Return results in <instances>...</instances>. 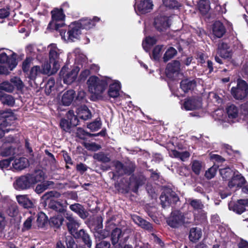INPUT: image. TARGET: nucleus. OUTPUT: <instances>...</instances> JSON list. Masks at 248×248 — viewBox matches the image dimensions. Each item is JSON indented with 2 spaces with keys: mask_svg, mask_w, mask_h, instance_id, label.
<instances>
[{
  "mask_svg": "<svg viewBox=\"0 0 248 248\" xmlns=\"http://www.w3.org/2000/svg\"><path fill=\"white\" fill-rule=\"evenodd\" d=\"M110 81L111 79L108 78H100L96 76H92L87 80L89 91L93 94L100 95L104 92Z\"/></svg>",
  "mask_w": 248,
  "mask_h": 248,
  "instance_id": "obj_1",
  "label": "nucleus"
},
{
  "mask_svg": "<svg viewBox=\"0 0 248 248\" xmlns=\"http://www.w3.org/2000/svg\"><path fill=\"white\" fill-rule=\"evenodd\" d=\"M60 196V193L56 191H50L43 195L42 198L46 203H48V208L57 212L63 213L66 210V204L55 200Z\"/></svg>",
  "mask_w": 248,
  "mask_h": 248,
  "instance_id": "obj_2",
  "label": "nucleus"
},
{
  "mask_svg": "<svg viewBox=\"0 0 248 248\" xmlns=\"http://www.w3.org/2000/svg\"><path fill=\"white\" fill-rule=\"evenodd\" d=\"M81 30L80 24L75 21L68 26L67 32L65 31L61 30L60 31V33L62 38L65 41L75 42L79 39L81 34Z\"/></svg>",
  "mask_w": 248,
  "mask_h": 248,
  "instance_id": "obj_3",
  "label": "nucleus"
},
{
  "mask_svg": "<svg viewBox=\"0 0 248 248\" xmlns=\"http://www.w3.org/2000/svg\"><path fill=\"white\" fill-rule=\"evenodd\" d=\"M52 20L49 23L48 27L56 30H58L64 26L63 20L65 16L62 9H55L51 11Z\"/></svg>",
  "mask_w": 248,
  "mask_h": 248,
  "instance_id": "obj_4",
  "label": "nucleus"
},
{
  "mask_svg": "<svg viewBox=\"0 0 248 248\" xmlns=\"http://www.w3.org/2000/svg\"><path fill=\"white\" fill-rule=\"evenodd\" d=\"M15 116L11 113L5 112L0 117V139L5 132H8L12 129L9 126L14 123Z\"/></svg>",
  "mask_w": 248,
  "mask_h": 248,
  "instance_id": "obj_5",
  "label": "nucleus"
},
{
  "mask_svg": "<svg viewBox=\"0 0 248 248\" xmlns=\"http://www.w3.org/2000/svg\"><path fill=\"white\" fill-rule=\"evenodd\" d=\"M66 117L68 120H61L60 126L63 130L70 132L72 127H75L78 124V120L72 110H70L67 112Z\"/></svg>",
  "mask_w": 248,
  "mask_h": 248,
  "instance_id": "obj_6",
  "label": "nucleus"
},
{
  "mask_svg": "<svg viewBox=\"0 0 248 248\" xmlns=\"http://www.w3.org/2000/svg\"><path fill=\"white\" fill-rule=\"evenodd\" d=\"M231 92L233 97L237 100H242L248 95V85L243 80H238L237 87H232Z\"/></svg>",
  "mask_w": 248,
  "mask_h": 248,
  "instance_id": "obj_7",
  "label": "nucleus"
},
{
  "mask_svg": "<svg viewBox=\"0 0 248 248\" xmlns=\"http://www.w3.org/2000/svg\"><path fill=\"white\" fill-rule=\"evenodd\" d=\"M79 71V69L78 67L69 70L67 66H64L60 71V76L63 79L64 83L70 84L77 78Z\"/></svg>",
  "mask_w": 248,
  "mask_h": 248,
  "instance_id": "obj_8",
  "label": "nucleus"
},
{
  "mask_svg": "<svg viewBox=\"0 0 248 248\" xmlns=\"http://www.w3.org/2000/svg\"><path fill=\"white\" fill-rule=\"evenodd\" d=\"M171 24L170 17L160 14L156 16L154 20V25L155 29L159 32L165 31Z\"/></svg>",
  "mask_w": 248,
  "mask_h": 248,
  "instance_id": "obj_9",
  "label": "nucleus"
},
{
  "mask_svg": "<svg viewBox=\"0 0 248 248\" xmlns=\"http://www.w3.org/2000/svg\"><path fill=\"white\" fill-rule=\"evenodd\" d=\"M167 222L171 228H179L185 223L184 214L179 211H174L171 212L170 217L167 219Z\"/></svg>",
  "mask_w": 248,
  "mask_h": 248,
  "instance_id": "obj_10",
  "label": "nucleus"
},
{
  "mask_svg": "<svg viewBox=\"0 0 248 248\" xmlns=\"http://www.w3.org/2000/svg\"><path fill=\"white\" fill-rule=\"evenodd\" d=\"M48 49H49V62L50 63H52L55 70H58L60 67L59 62L60 50L58 48L55 44L49 45L48 46Z\"/></svg>",
  "mask_w": 248,
  "mask_h": 248,
  "instance_id": "obj_11",
  "label": "nucleus"
},
{
  "mask_svg": "<svg viewBox=\"0 0 248 248\" xmlns=\"http://www.w3.org/2000/svg\"><path fill=\"white\" fill-rule=\"evenodd\" d=\"M32 183L28 175H22L16 179L14 183L15 188L17 190H24L29 188Z\"/></svg>",
  "mask_w": 248,
  "mask_h": 248,
  "instance_id": "obj_12",
  "label": "nucleus"
},
{
  "mask_svg": "<svg viewBox=\"0 0 248 248\" xmlns=\"http://www.w3.org/2000/svg\"><path fill=\"white\" fill-rule=\"evenodd\" d=\"M154 4L151 0H141L137 3L136 10L140 14H145L149 13L153 9Z\"/></svg>",
  "mask_w": 248,
  "mask_h": 248,
  "instance_id": "obj_13",
  "label": "nucleus"
},
{
  "mask_svg": "<svg viewBox=\"0 0 248 248\" xmlns=\"http://www.w3.org/2000/svg\"><path fill=\"white\" fill-rule=\"evenodd\" d=\"M180 63L179 61H174L168 64L166 68V74L168 77L175 79L179 74Z\"/></svg>",
  "mask_w": 248,
  "mask_h": 248,
  "instance_id": "obj_14",
  "label": "nucleus"
},
{
  "mask_svg": "<svg viewBox=\"0 0 248 248\" xmlns=\"http://www.w3.org/2000/svg\"><path fill=\"white\" fill-rule=\"evenodd\" d=\"M0 63H6L10 70H12L17 65L16 61V54L13 53L10 57H8L6 53L2 52L0 53Z\"/></svg>",
  "mask_w": 248,
  "mask_h": 248,
  "instance_id": "obj_15",
  "label": "nucleus"
},
{
  "mask_svg": "<svg viewBox=\"0 0 248 248\" xmlns=\"http://www.w3.org/2000/svg\"><path fill=\"white\" fill-rule=\"evenodd\" d=\"M113 163L115 167L116 171L119 175L124 174H130L134 171V167L132 164L124 166L119 161H114Z\"/></svg>",
  "mask_w": 248,
  "mask_h": 248,
  "instance_id": "obj_16",
  "label": "nucleus"
},
{
  "mask_svg": "<svg viewBox=\"0 0 248 248\" xmlns=\"http://www.w3.org/2000/svg\"><path fill=\"white\" fill-rule=\"evenodd\" d=\"M64 216L68 220L66 223L68 230L72 235H74L75 234H76V233L78 232L77 231L79 227V224L74 218L71 214L66 213Z\"/></svg>",
  "mask_w": 248,
  "mask_h": 248,
  "instance_id": "obj_17",
  "label": "nucleus"
},
{
  "mask_svg": "<svg viewBox=\"0 0 248 248\" xmlns=\"http://www.w3.org/2000/svg\"><path fill=\"white\" fill-rule=\"evenodd\" d=\"M202 107V102L200 98H189L184 103L183 107L187 110L199 109Z\"/></svg>",
  "mask_w": 248,
  "mask_h": 248,
  "instance_id": "obj_18",
  "label": "nucleus"
},
{
  "mask_svg": "<svg viewBox=\"0 0 248 248\" xmlns=\"http://www.w3.org/2000/svg\"><path fill=\"white\" fill-rule=\"evenodd\" d=\"M217 54L224 59L231 58L232 55V51L230 50L229 46L224 42L218 44Z\"/></svg>",
  "mask_w": 248,
  "mask_h": 248,
  "instance_id": "obj_19",
  "label": "nucleus"
},
{
  "mask_svg": "<svg viewBox=\"0 0 248 248\" xmlns=\"http://www.w3.org/2000/svg\"><path fill=\"white\" fill-rule=\"evenodd\" d=\"M245 183V179L243 176L238 172L234 175L228 183L230 188L241 187Z\"/></svg>",
  "mask_w": 248,
  "mask_h": 248,
  "instance_id": "obj_20",
  "label": "nucleus"
},
{
  "mask_svg": "<svg viewBox=\"0 0 248 248\" xmlns=\"http://www.w3.org/2000/svg\"><path fill=\"white\" fill-rule=\"evenodd\" d=\"M212 31L216 37L221 38L226 32V29L221 22L216 21L213 25Z\"/></svg>",
  "mask_w": 248,
  "mask_h": 248,
  "instance_id": "obj_21",
  "label": "nucleus"
},
{
  "mask_svg": "<svg viewBox=\"0 0 248 248\" xmlns=\"http://www.w3.org/2000/svg\"><path fill=\"white\" fill-rule=\"evenodd\" d=\"M132 218L134 222L142 228L148 231L149 232H153V228L152 224L143 219L140 216L137 215H133Z\"/></svg>",
  "mask_w": 248,
  "mask_h": 248,
  "instance_id": "obj_22",
  "label": "nucleus"
},
{
  "mask_svg": "<svg viewBox=\"0 0 248 248\" xmlns=\"http://www.w3.org/2000/svg\"><path fill=\"white\" fill-rule=\"evenodd\" d=\"M109 83V88L108 91V94L109 97L112 98L117 97L119 95V92L121 89L120 83L118 81H115L112 83L111 82Z\"/></svg>",
  "mask_w": 248,
  "mask_h": 248,
  "instance_id": "obj_23",
  "label": "nucleus"
},
{
  "mask_svg": "<svg viewBox=\"0 0 248 248\" xmlns=\"http://www.w3.org/2000/svg\"><path fill=\"white\" fill-rule=\"evenodd\" d=\"M18 203L25 208H31L33 206L32 202L26 195H19L16 197Z\"/></svg>",
  "mask_w": 248,
  "mask_h": 248,
  "instance_id": "obj_24",
  "label": "nucleus"
},
{
  "mask_svg": "<svg viewBox=\"0 0 248 248\" xmlns=\"http://www.w3.org/2000/svg\"><path fill=\"white\" fill-rule=\"evenodd\" d=\"M196 86V81L190 79H185L182 80L180 83V87L184 92H187L193 90Z\"/></svg>",
  "mask_w": 248,
  "mask_h": 248,
  "instance_id": "obj_25",
  "label": "nucleus"
},
{
  "mask_svg": "<svg viewBox=\"0 0 248 248\" xmlns=\"http://www.w3.org/2000/svg\"><path fill=\"white\" fill-rule=\"evenodd\" d=\"M98 20L99 18L97 17H94L93 20L88 18H84L77 22L80 24L81 29L88 30L93 27L95 25V22L98 21Z\"/></svg>",
  "mask_w": 248,
  "mask_h": 248,
  "instance_id": "obj_26",
  "label": "nucleus"
},
{
  "mask_svg": "<svg viewBox=\"0 0 248 248\" xmlns=\"http://www.w3.org/2000/svg\"><path fill=\"white\" fill-rule=\"evenodd\" d=\"M202 229L199 227H193L190 229L189 239L190 241L195 243L202 237Z\"/></svg>",
  "mask_w": 248,
  "mask_h": 248,
  "instance_id": "obj_27",
  "label": "nucleus"
},
{
  "mask_svg": "<svg viewBox=\"0 0 248 248\" xmlns=\"http://www.w3.org/2000/svg\"><path fill=\"white\" fill-rule=\"evenodd\" d=\"M74 236L76 238H81L83 242L89 248H91L92 240L89 235L83 229H81L76 232Z\"/></svg>",
  "mask_w": 248,
  "mask_h": 248,
  "instance_id": "obj_28",
  "label": "nucleus"
},
{
  "mask_svg": "<svg viewBox=\"0 0 248 248\" xmlns=\"http://www.w3.org/2000/svg\"><path fill=\"white\" fill-rule=\"evenodd\" d=\"M29 165L28 159L24 157H21L15 159L13 163V168L16 170H22L27 167Z\"/></svg>",
  "mask_w": 248,
  "mask_h": 248,
  "instance_id": "obj_29",
  "label": "nucleus"
},
{
  "mask_svg": "<svg viewBox=\"0 0 248 248\" xmlns=\"http://www.w3.org/2000/svg\"><path fill=\"white\" fill-rule=\"evenodd\" d=\"M229 208L237 214H241L245 210V205L243 202H240V200H239L235 203L232 202H230Z\"/></svg>",
  "mask_w": 248,
  "mask_h": 248,
  "instance_id": "obj_30",
  "label": "nucleus"
},
{
  "mask_svg": "<svg viewBox=\"0 0 248 248\" xmlns=\"http://www.w3.org/2000/svg\"><path fill=\"white\" fill-rule=\"evenodd\" d=\"M75 92L70 90L64 93L62 96V102L63 105L69 106L71 104L75 97Z\"/></svg>",
  "mask_w": 248,
  "mask_h": 248,
  "instance_id": "obj_31",
  "label": "nucleus"
},
{
  "mask_svg": "<svg viewBox=\"0 0 248 248\" xmlns=\"http://www.w3.org/2000/svg\"><path fill=\"white\" fill-rule=\"evenodd\" d=\"M77 114L79 118L84 121L90 119L92 117L91 111L86 106L78 108Z\"/></svg>",
  "mask_w": 248,
  "mask_h": 248,
  "instance_id": "obj_32",
  "label": "nucleus"
},
{
  "mask_svg": "<svg viewBox=\"0 0 248 248\" xmlns=\"http://www.w3.org/2000/svg\"><path fill=\"white\" fill-rule=\"evenodd\" d=\"M112 229L111 238L112 244H121L122 241L121 238L123 236L124 233L119 228H114Z\"/></svg>",
  "mask_w": 248,
  "mask_h": 248,
  "instance_id": "obj_33",
  "label": "nucleus"
},
{
  "mask_svg": "<svg viewBox=\"0 0 248 248\" xmlns=\"http://www.w3.org/2000/svg\"><path fill=\"white\" fill-rule=\"evenodd\" d=\"M29 175L32 185L43 181L45 179V174L41 170H37L33 173Z\"/></svg>",
  "mask_w": 248,
  "mask_h": 248,
  "instance_id": "obj_34",
  "label": "nucleus"
},
{
  "mask_svg": "<svg viewBox=\"0 0 248 248\" xmlns=\"http://www.w3.org/2000/svg\"><path fill=\"white\" fill-rule=\"evenodd\" d=\"M170 155L171 157L179 158L182 161H185L189 158L190 154L187 151L180 152L176 150H172L170 152Z\"/></svg>",
  "mask_w": 248,
  "mask_h": 248,
  "instance_id": "obj_35",
  "label": "nucleus"
},
{
  "mask_svg": "<svg viewBox=\"0 0 248 248\" xmlns=\"http://www.w3.org/2000/svg\"><path fill=\"white\" fill-rule=\"evenodd\" d=\"M70 209L77 213L82 218H85L87 217L83 207L79 203H75L70 206Z\"/></svg>",
  "mask_w": 248,
  "mask_h": 248,
  "instance_id": "obj_36",
  "label": "nucleus"
},
{
  "mask_svg": "<svg viewBox=\"0 0 248 248\" xmlns=\"http://www.w3.org/2000/svg\"><path fill=\"white\" fill-rule=\"evenodd\" d=\"M191 169L196 175H199L203 167V164L202 162L195 160L191 163Z\"/></svg>",
  "mask_w": 248,
  "mask_h": 248,
  "instance_id": "obj_37",
  "label": "nucleus"
},
{
  "mask_svg": "<svg viewBox=\"0 0 248 248\" xmlns=\"http://www.w3.org/2000/svg\"><path fill=\"white\" fill-rule=\"evenodd\" d=\"M115 228V224L110 220H108L107 222L106 229L102 231L100 234V238L104 239L107 237L109 234V232L111 230Z\"/></svg>",
  "mask_w": 248,
  "mask_h": 248,
  "instance_id": "obj_38",
  "label": "nucleus"
},
{
  "mask_svg": "<svg viewBox=\"0 0 248 248\" xmlns=\"http://www.w3.org/2000/svg\"><path fill=\"white\" fill-rule=\"evenodd\" d=\"M5 211L7 215L11 217L16 216L18 213V208L15 203H11L9 204Z\"/></svg>",
  "mask_w": 248,
  "mask_h": 248,
  "instance_id": "obj_39",
  "label": "nucleus"
},
{
  "mask_svg": "<svg viewBox=\"0 0 248 248\" xmlns=\"http://www.w3.org/2000/svg\"><path fill=\"white\" fill-rule=\"evenodd\" d=\"M227 113L229 118H235L238 116V108L234 105L229 106L227 108Z\"/></svg>",
  "mask_w": 248,
  "mask_h": 248,
  "instance_id": "obj_40",
  "label": "nucleus"
},
{
  "mask_svg": "<svg viewBox=\"0 0 248 248\" xmlns=\"http://www.w3.org/2000/svg\"><path fill=\"white\" fill-rule=\"evenodd\" d=\"M199 9L202 14H206L210 9L209 1L208 0H201L199 2Z\"/></svg>",
  "mask_w": 248,
  "mask_h": 248,
  "instance_id": "obj_41",
  "label": "nucleus"
},
{
  "mask_svg": "<svg viewBox=\"0 0 248 248\" xmlns=\"http://www.w3.org/2000/svg\"><path fill=\"white\" fill-rule=\"evenodd\" d=\"M220 174L221 175L223 179L227 180L231 177H232L235 174V172H233V170L230 168H225L220 169L219 170Z\"/></svg>",
  "mask_w": 248,
  "mask_h": 248,
  "instance_id": "obj_42",
  "label": "nucleus"
},
{
  "mask_svg": "<svg viewBox=\"0 0 248 248\" xmlns=\"http://www.w3.org/2000/svg\"><path fill=\"white\" fill-rule=\"evenodd\" d=\"M176 50L172 47H170L167 49L163 56V60L166 62L172 58H173L177 54Z\"/></svg>",
  "mask_w": 248,
  "mask_h": 248,
  "instance_id": "obj_43",
  "label": "nucleus"
},
{
  "mask_svg": "<svg viewBox=\"0 0 248 248\" xmlns=\"http://www.w3.org/2000/svg\"><path fill=\"white\" fill-rule=\"evenodd\" d=\"M156 43V39L154 37H147L142 42V46L145 50L147 51L149 46L154 45Z\"/></svg>",
  "mask_w": 248,
  "mask_h": 248,
  "instance_id": "obj_44",
  "label": "nucleus"
},
{
  "mask_svg": "<svg viewBox=\"0 0 248 248\" xmlns=\"http://www.w3.org/2000/svg\"><path fill=\"white\" fill-rule=\"evenodd\" d=\"M188 202L191 206L195 210L199 211L204 207V205L200 200L189 199Z\"/></svg>",
  "mask_w": 248,
  "mask_h": 248,
  "instance_id": "obj_45",
  "label": "nucleus"
},
{
  "mask_svg": "<svg viewBox=\"0 0 248 248\" xmlns=\"http://www.w3.org/2000/svg\"><path fill=\"white\" fill-rule=\"evenodd\" d=\"M93 157L94 159L103 163H108L110 161V159L108 155L105 154L103 152H99L98 153L95 154Z\"/></svg>",
  "mask_w": 248,
  "mask_h": 248,
  "instance_id": "obj_46",
  "label": "nucleus"
},
{
  "mask_svg": "<svg viewBox=\"0 0 248 248\" xmlns=\"http://www.w3.org/2000/svg\"><path fill=\"white\" fill-rule=\"evenodd\" d=\"M0 90L6 92L12 93L14 90V85L8 81L0 83Z\"/></svg>",
  "mask_w": 248,
  "mask_h": 248,
  "instance_id": "obj_47",
  "label": "nucleus"
},
{
  "mask_svg": "<svg viewBox=\"0 0 248 248\" xmlns=\"http://www.w3.org/2000/svg\"><path fill=\"white\" fill-rule=\"evenodd\" d=\"M102 123L100 118H97L94 121L87 125V127L92 131H96L101 128Z\"/></svg>",
  "mask_w": 248,
  "mask_h": 248,
  "instance_id": "obj_48",
  "label": "nucleus"
},
{
  "mask_svg": "<svg viewBox=\"0 0 248 248\" xmlns=\"http://www.w3.org/2000/svg\"><path fill=\"white\" fill-rule=\"evenodd\" d=\"M163 48L164 46L163 45H157L155 46L153 51V57L154 60H157L159 59L161 55Z\"/></svg>",
  "mask_w": 248,
  "mask_h": 248,
  "instance_id": "obj_49",
  "label": "nucleus"
},
{
  "mask_svg": "<svg viewBox=\"0 0 248 248\" xmlns=\"http://www.w3.org/2000/svg\"><path fill=\"white\" fill-rule=\"evenodd\" d=\"M99 133L97 134H90L87 132H86L84 129L81 128H78L77 129V136L81 139H84L86 136H88L89 137L97 136L99 135Z\"/></svg>",
  "mask_w": 248,
  "mask_h": 248,
  "instance_id": "obj_50",
  "label": "nucleus"
},
{
  "mask_svg": "<svg viewBox=\"0 0 248 248\" xmlns=\"http://www.w3.org/2000/svg\"><path fill=\"white\" fill-rule=\"evenodd\" d=\"M65 242L67 248H78V244L71 236H66Z\"/></svg>",
  "mask_w": 248,
  "mask_h": 248,
  "instance_id": "obj_51",
  "label": "nucleus"
},
{
  "mask_svg": "<svg viewBox=\"0 0 248 248\" xmlns=\"http://www.w3.org/2000/svg\"><path fill=\"white\" fill-rule=\"evenodd\" d=\"M145 182L146 179L143 176H140L138 178H136L134 183V188L133 189V191L134 192H137L139 187L144 184Z\"/></svg>",
  "mask_w": 248,
  "mask_h": 248,
  "instance_id": "obj_52",
  "label": "nucleus"
},
{
  "mask_svg": "<svg viewBox=\"0 0 248 248\" xmlns=\"http://www.w3.org/2000/svg\"><path fill=\"white\" fill-rule=\"evenodd\" d=\"M14 153L13 149L9 146H3L0 148V155L3 156H8Z\"/></svg>",
  "mask_w": 248,
  "mask_h": 248,
  "instance_id": "obj_53",
  "label": "nucleus"
},
{
  "mask_svg": "<svg viewBox=\"0 0 248 248\" xmlns=\"http://www.w3.org/2000/svg\"><path fill=\"white\" fill-rule=\"evenodd\" d=\"M10 82L11 83L14 87H16L17 90H21L24 87L23 82L19 78L17 77L12 78Z\"/></svg>",
  "mask_w": 248,
  "mask_h": 248,
  "instance_id": "obj_54",
  "label": "nucleus"
},
{
  "mask_svg": "<svg viewBox=\"0 0 248 248\" xmlns=\"http://www.w3.org/2000/svg\"><path fill=\"white\" fill-rule=\"evenodd\" d=\"M164 5L170 8H178L179 3L175 0H162Z\"/></svg>",
  "mask_w": 248,
  "mask_h": 248,
  "instance_id": "obj_55",
  "label": "nucleus"
},
{
  "mask_svg": "<svg viewBox=\"0 0 248 248\" xmlns=\"http://www.w3.org/2000/svg\"><path fill=\"white\" fill-rule=\"evenodd\" d=\"M51 182H47L43 184H38L36 186L35 191L38 194H40L47 189Z\"/></svg>",
  "mask_w": 248,
  "mask_h": 248,
  "instance_id": "obj_56",
  "label": "nucleus"
},
{
  "mask_svg": "<svg viewBox=\"0 0 248 248\" xmlns=\"http://www.w3.org/2000/svg\"><path fill=\"white\" fill-rule=\"evenodd\" d=\"M2 102L8 106H13L15 104V99L11 95L4 94L2 98Z\"/></svg>",
  "mask_w": 248,
  "mask_h": 248,
  "instance_id": "obj_57",
  "label": "nucleus"
},
{
  "mask_svg": "<svg viewBox=\"0 0 248 248\" xmlns=\"http://www.w3.org/2000/svg\"><path fill=\"white\" fill-rule=\"evenodd\" d=\"M42 71L44 74L51 75L56 72L57 70H55V68L53 66L52 69H51L50 64L46 62L43 66Z\"/></svg>",
  "mask_w": 248,
  "mask_h": 248,
  "instance_id": "obj_58",
  "label": "nucleus"
},
{
  "mask_svg": "<svg viewBox=\"0 0 248 248\" xmlns=\"http://www.w3.org/2000/svg\"><path fill=\"white\" fill-rule=\"evenodd\" d=\"M217 167L216 166H212L209 168L205 173V176L208 179H211L213 178L216 173Z\"/></svg>",
  "mask_w": 248,
  "mask_h": 248,
  "instance_id": "obj_59",
  "label": "nucleus"
},
{
  "mask_svg": "<svg viewBox=\"0 0 248 248\" xmlns=\"http://www.w3.org/2000/svg\"><path fill=\"white\" fill-rule=\"evenodd\" d=\"M63 219L62 217H53L51 218L50 222L56 227H59L62 225Z\"/></svg>",
  "mask_w": 248,
  "mask_h": 248,
  "instance_id": "obj_60",
  "label": "nucleus"
},
{
  "mask_svg": "<svg viewBox=\"0 0 248 248\" xmlns=\"http://www.w3.org/2000/svg\"><path fill=\"white\" fill-rule=\"evenodd\" d=\"M41 72V70L39 66H34L32 67L30 72V78H34L36 76Z\"/></svg>",
  "mask_w": 248,
  "mask_h": 248,
  "instance_id": "obj_61",
  "label": "nucleus"
},
{
  "mask_svg": "<svg viewBox=\"0 0 248 248\" xmlns=\"http://www.w3.org/2000/svg\"><path fill=\"white\" fill-rule=\"evenodd\" d=\"M34 219V217L31 216L29 217L23 224V230H28L31 229V222Z\"/></svg>",
  "mask_w": 248,
  "mask_h": 248,
  "instance_id": "obj_62",
  "label": "nucleus"
},
{
  "mask_svg": "<svg viewBox=\"0 0 248 248\" xmlns=\"http://www.w3.org/2000/svg\"><path fill=\"white\" fill-rule=\"evenodd\" d=\"M31 61V58H27L23 62L22 69L24 72L28 71Z\"/></svg>",
  "mask_w": 248,
  "mask_h": 248,
  "instance_id": "obj_63",
  "label": "nucleus"
},
{
  "mask_svg": "<svg viewBox=\"0 0 248 248\" xmlns=\"http://www.w3.org/2000/svg\"><path fill=\"white\" fill-rule=\"evenodd\" d=\"M241 113L246 117H248V101L241 106Z\"/></svg>",
  "mask_w": 248,
  "mask_h": 248,
  "instance_id": "obj_64",
  "label": "nucleus"
}]
</instances>
